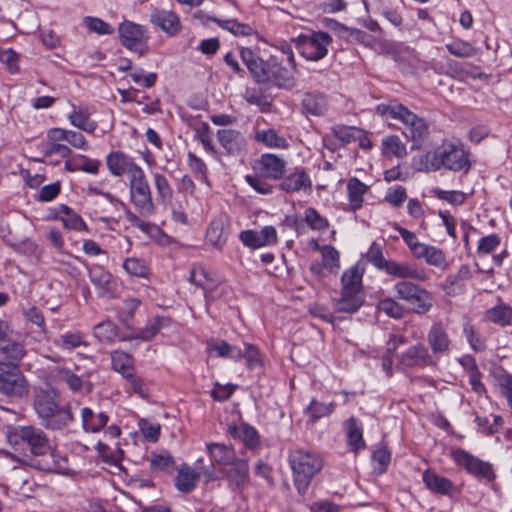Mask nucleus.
Wrapping results in <instances>:
<instances>
[{
	"label": "nucleus",
	"mask_w": 512,
	"mask_h": 512,
	"mask_svg": "<svg viewBox=\"0 0 512 512\" xmlns=\"http://www.w3.org/2000/svg\"><path fill=\"white\" fill-rule=\"evenodd\" d=\"M6 439L14 450H28L29 455L24 454L17 461L47 472H61L66 468V458L57 454L52 448L50 440L45 432L32 425L8 426Z\"/></svg>",
	"instance_id": "1"
},
{
	"label": "nucleus",
	"mask_w": 512,
	"mask_h": 512,
	"mask_svg": "<svg viewBox=\"0 0 512 512\" xmlns=\"http://www.w3.org/2000/svg\"><path fill=\"white\" fill-rule=\"evenodd\" d=\"M376 112L386 119H393L403 124L405 137L413 142L412 149L421 148L429 135L426 120L395 100L388 104H379Z\"/></svg>",
	"instance_id": "2"
},
{
	"label": "nucleus",
	"mask_w": 512,
	"mask_h": 512,
	"mask_svg": "<svg viewBox=\"0 0 512 512\" xmlns=\"http://www.w3.org/2000/svg\"><path fill=\"white\" fill-rule=\"evenodd\" d=\"M294 483L300 494H305L313 477L323 467V460L317 453L303 448H293L288 455Z\"/></svg>",
	"instance_id": "3"
},
{
	"label": "nucleus",
	"mask_w": 512,
	"mask_h": 512,
	"mask_svg": "<svg viewBox=\"0 0 512 512\" xmlns=\"http://www.w3.org/2000/svg\"><path fill=\"white\" fill-rule=\"evenodd\" d=\"M430 167L439 170L444 167L451 171H465L470 169L468 154L460 144L443 142L429 155Z\"/></svg>",
	"instance_id": "4"
},
{
	"label": "nucleus",
	"mask_w": 512,
	"mask_h": 512,
	"mask_svg": "<svg viewBox=\"0 0 512 512\" xmlns=\"http://www.w3.org/2000/svg\"><path fill=\"white\" fill-rule=\"evenodd\" d=\"M130 202L140 215L150 216L155 211L152 191L145 172L140 168L128 178Z\"/></svg>",
	"instance_id": "5"
},
{
	"label": "nucleus",
	"mask_w": 512,
	"mask_h": 512,
	"mask_svg": "<svg viewBox=\"0 0 512 512\" xmlns=\"http://www.w3.org/2000/svg\"><path fill=\"white\" fill-rule=\"evenodd\" d=\"M30 385L18 367L0 363V392L9 397H23Z\"/></svg>",
	"instance_id": "6"
},
{
	"label": "nucleus",
	"mask_w": 512,
	"mask_h": 512,
	"mask_svg": "<svg viewBox=\"0 0 512 512\" xmlns=\"http://www.w3.org/2000/svg\"><path fill=\"white\" fill-rule=\"evenodd\" d=\"M121 44L128 50L143 56L147 50L146 31L143 26L131 21H124L119 25Z\"/></svg>",
	"instance_id": "7"
},
{
	"label": "nucleus",
	"mask_w": 512,
	"mask_h": 512,
	"mask_svg": "<svg viewBox=\"0 0 512 512\" xmlns=\"http://www.w3.org/2000/svg\"><path fill=\"white\" fill-rule=\"evenodd\" d=\"M330 42L331 36L327 32H314L310 36H301L298 48L301 55L307 60L318 61L327 54Z\"/></svg>",
	"instance_id": "8"
},
{
	"label": "nucleus",
	"mask_w": 512,
	"mask_h": 512,
	"mask_svg": "<svg viewBox=\"0 0 512 512\" xmlns=\"http://www.w3.org/2000/svg\"><path fill=\"white\" fill-rule=\"evenodd\" d=\"M224 476L231 491L242 493L251 484L248 460L238 457L224 471Z\"/></svg>",
	"instance_id": "9"
},
{
	"label": "nucleus",
	"mask_w": 512,
	"mask_h": 512,
	"mask_svg": "<svg viewBox=\"0 0 512 512\" xmlns=\"http://www.w3.org/2000/svg\"><path fill=\"white\" fill-rule=\"evenodd\" d=\"M450 454L452 459L469 473L486 479L492 478L493 471L489 463L483 462L462 449H454Z\"/></svg>",
	"instance_id": "10"
},
{
	"label": "nucleus",
	"mask_w": 512,
	"mask_h": 512,
	"mask_svg": "<svg viewBox=\"0 0 512 512\" xmlns=\"http://www.w3.org/2000/svg\"><path fill=\"white\" fill-rule=\"evenodd\" d=\"M73 419L70 406L61 403L39 418L40 424L51 431H62L68 428Z\"/></svg>",
	"instance_id": "11"
},
{
	"label": "nucleus",
	"mask_w": 512,
	"mask_h": 512,
	"mask_svg": "<svg viewBox=\"0 0 512 512\" xmlns=\"http://www.w3.org/2000/svg\"><path fill=\"white\" fill-rule=\"evenodd\" d=\"M239 239L244 246L258 249L276 244L278 236L274 226H265L260 231L244 230L240 233Z\"/></svg>",
	"instance_id": "12"
},
{
	"label": "nucleus",
	"mask_w": 512,
	"mask_h": 512,
	"mask_svg": "<svg viewBox=\"0 0 512 512\" xmlns=\"http://www.w3.org/2000/svg\"><path fill=\"white\" fill-rule=\"evenodd\" d=\"M400 364L405 369L424 368L426 366L435 365L432 355L428 348L422 343L410 346L400 357Z\"/></svg>",
	"instance_id": "13"
},
{
	"label": "nucleus",
	"mask_w": 512,
	"mask_h": 512,
	"mask_svg": "<svg viewBox=\"0 0 512 512\" xmlns=\"http://www.w3.org/2000/svg\"><path fill=\"white\" fill-rule=\"evenodd\" d=\"M106 165L109 172L115 177L127 174L128 178L141 167L134 159L122 151H112L106 156Z\"/></svg>",
	"instance_id": "14"
},
{
	"label": "nucleus",
	"mask_w": 512,
	"mask_h": 512,
	"mask_svg": "<svg viewBox=\"0 0 512 512\" xmlns=\"http://www.w3.org/2000/svg\"><path fill=\"white\" fill-rule=\"evenodd\" d=\"M385 264L386 267L384 271L395 278H401L403 280L411 279L417 282H426L429 279V275L425 269L418 268L408 262L389 260V262Z\"/></svg>",
	"instance_id": "15"
},
{
	"label": "nucleus",
	"mask_w": 512,
	"mask_h": 512,
	"mask_svg": "<svg viewBox=\"0 0 512 512\" xmlns=\"http://www.w3.org/2000/svg\"><path fill=\"white\" fill-rule=\"evenodd\" d=\"M150 22L169 36L177 35L182 29L179 16L172 10L154 8Z\"/></svg>",
	"instance_id": "16"
},
{
	"label": "nucleus",
	"mask_w": 512,
	"mask_h": 512,
	"mask_svg": "<svg viewBox=\"0 0 512 512\" xmlns=\"http://www.w3.org/2000/svg\"><path fill=\"white\" fill-rule=\"evenodd\" d=\"M286 168V161L275 154H263L254 166L262 176L267 179L279 180L283 177Z\"/></svg>",
	"instance_id": "17"
},
{
	"label": "nucleus",
	"mask_w": 512,
	"mask_h": 512,
	"mask_svg": "<svg viewBox=\"0 0 512 512\" xmlns=\"http://www.w3.org/2000/svg\"><path fill=\"white\" fill-rule=\"evenodd\" d=\"M229 221L226 216L214 218L206 230V243L218 251H222L227 243Z\"/></svg>",
	"instance_id": "18"
},
{
	"label": "nucleus",
	"mask_w": 512,
	"mask_h": 512,
	"mask_svg": "<svg viewBox=\"0 0 512 512\" xmlns=\"http://www.w3.org/2000/svg\"><path fill=\"white\" fill-rule=\"evenodd\" d=\"M427 342L433 354L442 356L448 354L451 340L445 325L441 321L434 322L427 334Z\"/></svg>",
	"instance_id": "19"
},
{
	"label": "nucleus",
	"mask_w": 512,
	"mask_h": 512,
	"mask_svg": "<svg viewBox=\"0 0 512 512\" xmlns=\"http://www.w3.org/2000/svg\"><path fill=\"white\" fill-rule=\"evenodd\" d=\"M240 57L258 83L268 82L267 68L269 67V61L265 62L262 60L250 48H242L240 50Z\"/></svg>",
	"instance_id": "20"
},
{
	"label": "nucleus",
	"mask_w": 512,
	"mask_h": 512,
	"mask_svg": "<svg viewBox=\"0 0 512 512\" xmlns=\"http://www.w3.org/2000/svg\"><path fill=\"white\" fill-rule=\"evenodd\" d=\"M365 302L363 292L341 289L340 296L333 300V307L339 313H356Z\"/></svg>",
	"instance_id": "21"
},
{
	"label": "nucleus",
	"mask_w": 512,
	"mask_h": 512,
	"mask_svg": "<svg viewBox=\"0 0 512 512\" xmlns=\"http://www.w3.org/2000/svg\"><path fill=\"white\" fill-rule=\"evenodd\" d=\"M267 71L268 82H272L278 88L291 90L296 86L294 75L275 58L269 60Z\"/></svg>",
	"instance_id": "22"
},
{
	"label": "nucleus",
	"mask_w": 512,
	"mask_h": 512,
	"mask_svg": "<svg viewBox=\"0 0 512 512\" xmlns=\"http://www.w3.org/2000/svg\"><path fill=\"white\" fill-rule=\"evenodd\" d=\"M279 187L287 193H295L301 190L310 191L312 181L304 169L296 168L293 172L282 178Z\"/></svg>",
	"instance_id": "23"
},
{
	"label": "nucleus",
	"mask_w": 512,
	"mask_h": 512,
	"mask_svg": "<svg viewBox=\"0 0 512 512\" xmlns=\"http://www.w3.org/2000/svg\"><path fill=\"white\" fill-rule=\"evenodd\" d=\"M472 278V271L467 264L459 267L455 274H449L443 283V290L449 296H456L464 293L466 281Z\"/></svg>",
	"instance_id": "24"
},
{
	"label": "nucleus",
	"mask_w": 512,
	"mask_h": 512,
	"mask_svg": "<svg viewBox=\"0 0 512 512\" xmlns=\"http://www.w3.org/2000/svg\"><path fill=\"white\" fill-rule=\"evenodd\" d=\"M217 139L223 149L231 155L239 154L245 147L242 133L236 129L224 128L217 131Z\"/></svg>",
	"instance_id": "25"
},
{
	"label": "nucleus",
	"mask_w": 512,
	"mask_h": 512,
	"mask_svg": "<svg viewBox=\"0 0 512 512\" xmlns=\"http://www.w3.org/2000/svg\"><path fill=\"white\" fill-rule=\"evenodd\" d=\"M206 451L212 464L227 467L238 457L232 446L224 443L211 442L206 444Z\"/></svg>",
	"instance_id": "26"
},
{
	"label": "nucleus",
	"mask_w": 512,
	"mask_h": 512,
	"mask_svg": "<svg viewBox=\"0 0 512 512\" xmlns=\"http://www.w3.org/2000/svg\"><path fill=\"white\" fill-rule=\"evenodd\" d=\"M200 478L201 472L190 465L183 463L177 470L175 486L177 490L182 493H190L196 488Z\"/></svg>",
	"instance_id": "27"
},
{
	"label": "nucleus",
	"mask_w": 512,
	"mask_h": 512,
	"mask_svg": "<svg viewBox=\"0 0 512 512\" xmlns=\"http://www.w3.org/2000/svg\"><path fill=\"white\" fill-rule=\"evenodd\" d=\"M60 403V395L55 389L41 388L35 392L33 408L40 418Z\"/></svg>",
	"instance_id": "28"
},
{
	"label": "nucleus",
	"mask_w": 512,
	"mask_h": 512,
	"mask_svg": "<svg viewBox=\"0 0 512 512\" xmlns=\"http://www.w3.org/2000/svg\"><path fill=\"white\" fill-rule=\"evenodd\" d=\"M26 355L23 344L15 341H8L0 344V363L18 367Z\"/></svg>",
	"instance_id": "29"
},
{
	"label": "nucleus",
	"mask_w": 512,
	"mask_h": 512,
	"mask_svg": "<svg viewBox=\"0 0 512 512\" xmlns=\"http://www.w3.org/2000/svg\"><path fill=\"white\" fill-rule=\"evenodd\" d=\"M423 481L428 489L434 493L449 496L455 491L453 483L448 478L440 476L430 470L424 472Z\"/></svg>",
	"instance_id": "30"
},
{
	"label": "nucleus",
	"mask_w": 512,
	"mask_h": 512,
	"mask_svg": "<svg viewBox=\"0 0 512 512\" xmlns=\"http://www.w3.org/2000/svg\"><path fill=\"white\" fill-rule=\"evenodd\" d=\"M81 419L86 432L96 433L106 426L109 418L103 412L95 413L92 409L84 407L81 409Z\"/></svg>",
	"instance_id": "31"
},
{
	"label": "nucleus",
	"mask_w": 512,
	"mask_h": 512,
	"mask_svg": "<svg viewBox=\"0 0 512 512\" xmlns=\"http://www.w3.org/2000/svg\"><path fill=\"white\" fill-rule=\"evenodd\" d=\"M363 274L364 267L361 263H356L355 265L347 269L341 277V289L363 292Z\"/></svg>",
	"instance_id": "32"
},
{
	"label": "nucleus",
	"mask_w": 512,
	"mask_h": 512,
	"mask_svg": "<svg viewBox=\"0 0 512 512\" xmlns=\"http://www.w3.org/2000/svg\"><path fill=\"white\" fill-rule=\"evenodd\" d=\"M344 429L346 432L347 444L354 452L365 447L363 430L355 417H350L345 421Z\"/></svg>",
	"instance_id": "33"
},
{
	"label": "nucleus",
	"mask_w": 512,
	"mask_h": 512,
	"mask_svg": "<svg viewBox=\"0 0 512 512\" xmlns=\"http://www.w3.org/2000/svg\"><path fill=\"white\" fill-rule=\"evenodd\" d=\"M91 282L99 290L101 295L110 293L112 290V276L102 266H87Z\"/></svg>",
	"instance_id": "34"
},
{
	"label": "nucleus",
	"mask_w": 512,
	"mask_h": 512,
	"mask_svg": "<svg viewBox=\"0 0 512 512\" xmlns=\"http://www.w3.org/2000/svg\"><path fill=\"white\" fill-rule=\"evenodd\" d=\"M381 151L386 158H404L407 155L406 144L398 135H388L381 142Z\"/></svg>",
	"instance_id": "35"
},
{
	"label": "nucleus",
	"mask_w": 512,
	"mask_h": 512,
	"mask_svg": "<svg viewBox=\"0 0 512 512\" xmlns=\"http://www.w3.org/2000/svg\"><path fill=\"white\" fill-rule=\"evenodd\" d=\"M408 304L412 306V311L417 314L428 313L434 304V298L430 291L424 287L420 288V291L415 292L408 300Z\"/></svg>",
	"instance_id": "36"
},
{
	"label": "nucleus",
	"mask_w": 512,
	"mask_h": 512,
	"mask_svg": "<svg viewBox=\"0 0 512 512\" xmlns=\"http://www.w3.org/2000/svg\"><path fill=\"white\" fill-rule=\"evenodd\" d=\"M303 110L314 116H321L327 110V101L322 93L308 92L302 99Z\"/></svg>",
	"instance_id": "37"
},
{
	"label": "nucleus",
	"mask_w": 512,
	"mask_h": 512,
	"mask_svg": "<svg viewBox=\"0 0 512 512\" xmlns=\"http://www.w3.org/2000/svg\"><path fill=\"white\" fill-rule=\"evenodd\" d=\"M229 432L235 439L242 441L246 447L255 448L259 443V435L255 428L248 424L230 426Z\"/></svg>",
	"instance_id": "38"
},
{
	"label": "nucleus",
	"mask_w": 512,
	"mask_h": 512,
	"mask_svg": "<svg viewBox=\"0 0 512 512\" xmlns=\"http://www.w3.org/2000/svg\"><path fill=\"white\" fill-rule=\"evenodd\" d=\"M53 344L56 347L67 351H71L80 346H87L84 335L80 332H66L61 334L53 340Z\"/></svg>",
	"instance_id": "39"
},
{
	"label": "nucleus",
	"mask_w": 512,
	"mask_h": 512,
	"mask_svg": "<svg viewBox=\"0 0 512 512\" xmlns=\"http://www.w3.org/2000/svg\"><path fill=\"white\" fill-rule=\"evenodd\" d=\"M68 119L73 126L86 132L91 133L97 127L96 123L90 120L88 110L81 107L77 109L73 106L72 112L68 114Z\"/></svg>",
	"instance_id": "40"
},
{
	"label": "nucleus",
	"mask_w": 512,
	"mask_h": 512,
	"mask_svg": "<svg viewBox=\"0 0 512 512\" xmlns=\"http://www.w3.org/2000/svg\"><path fill=\"white\" fill-rule=\"evenodd\" d=\"M255 139L269 148L285 149L288 147L287 140L274 129L258 130Z\"/></svg>",
	"instance_id": "41"
},
{
	"label": "nucleus",
	"mask_w": 512,
	"mask_h": 512,
	"mask_svg": "<svg viewBox=\"0 0 512 512\" xmlns=\"http://www.w3.org/2000/svg\"><path fill=\"white\" fill-rule=\"evenodd\" d=\"M164 326V319L161 317H155L148 321L147 325L139 332L129 337H119V340L125 341L129 339H139L142 341H148L152 339Z\"/></svg>",
	"instance_id": "42"
},
{
	"label": "nucleus",
	"mask_w": 512,
	"mask_h": 512,
	"mask_svg": "<svg viewBox=\"0 0 512 512\" xmlns=\"http://www.w3.org/2000/svg\"><path fill=\"white\" fill-rule=\"evenodd\" d=\"M350 206L353 210H357L362 206L363 195L367 192L368 187L357 178H351L347 184Z\"/></svg>",
	"instance_id": "43"
},
{
	"label": "nucleus",
	"mask_w": 512,
	"mask_h": 512,
	"mask_svg": "<svg viewBox=\"0 0 512 512\" xmlns=\"http://www.w3.org/2000/svg\"><path fill=\"white\" fill-rule=\"evenodd\" d=\"M486 317L492 323L501 326H507L512 323V308L506 304H501L486 311Z\"/></svg>",
	"instance_id": "44"
},
{
	"label": "nucleus",
	"mask_w": 512,
	"mask_h": 512,
	"mask_svg": "<svg viewBox=\"0 0 512 512\" xmlns=\"http://www.w3.org/2000/svg\"><path fill=\"white\" fill-rule=\"evenodd\" d=\"M61 212L62 216L60 217V220L62 221L65 228L75 231L87 230V225L81 216L75 213L70 207L62 205Z\"/></svg>",
	"instance_id": "45"
},
{
	"label": "nucleus",
	"mask_w": 512,
	"mask_h": 512,
	"mask_svg": "<svg viewBox=\"0 0 512 512\" xmlns=\"http://www.w3.org/2000/svg\"><path fill=\"white\" fill-rule=\"evenodd\" d=\"M149 462L152 471L171 472L175 465L174 458L166 451L151 453Z\"/></svg>",
	"instance_id": "46"
},
{
	"label": "nucleus",
	"mask_w": 512,
	"mask_h": 512,
	"mask_svg": "<svg viewBox=\"0 0 512 512\" xmlns=\"http://www.w3.org/2000/svg\"><path fill=\"white\" fill-rule=\"evenodd\" d=\"M112 367L115 371L127 377L128 373H132L133 361L128 353L123 351H114L111 354Z\"/></svg>",
	"instance_id": "47"
},
{
	"label": "nucleus",
	"mask_w": 512,
	"mask_h": 512,
	"mask_svg": "<svg viewBox=\"0 0 512 512\" xmlns=\"http://www.w3.org/2000/svg\"><path fill=\"white\" fill-rule=\"evenodd\" d=\"M153 182L157 192V200L161 203L170 201L173 191L167 178L161 173H153Z\"/></svg>",
	"instance_id": "48"
},
{
	"label": "nucleus",
	"mask_w": 512,
	"mask_h": 512,
	"mask_svg": "<svg viewBox=\"0 0 512 512\" xmlns=\"http://www.w3.org/2000/svg\"><path fill=\"white\" fill-rule=\"evenodd\" d=\"M332 132L335 138L344 144L355 142L363 136V130L344 125H337L333 127Z\"/></svg>",
	"instance_id": "49"
},
{
	"label": "nucleus",
	"mask_w": 512,
	"mask_h": 512,
	"mask_svg": "<svg viewBox=\"0 0 512 512\" xmlns=\"http://www.w3.org/2000/svg\"><path fill=\"white\" fill-rule=\"evenodd\" d=\"M94 335L100 341L110 343L118 337V327L112 321H104L94 327Z\"/></svg>",
	"instance_id": "50"
},
{
	"label": "nucleus",
	"mask_w": 512,
	"mask_h": 512,
	"mask_svg": "<svg viewBox=\"0 0 512 512\" xmlns=\"http://www.w3.org/2000/svg\"><path fill=\"white\" fill-rule=\"evenodd\" d=\"M217 24L222 28L229 32H231L235 36H249L254 33L253 28L244 23H239L234 19H226V20H214Z\"/></svg>",
	"instance_id": "51"
},
{
	"label": "nucleus",
	"mask_w": 512,
	"mask_h": 512,
	"mask_svg": "<svg viewBox=\"0 0 512 512\" xmlns=\"http://www.w3.org/2000/svg\"><path fill=\"white\" fill-rule=\"evenodd\" d=\"M335 404L333 402L325 404L316 400H312L306 408V413L310 416L312 422L330 415L334 411Z\"/></svg>",
	"instance_id": "52"
},
{
	"label": "nucleus",
	"mask_w": 512,
	"mask_h": 512,
	"mask_svg": "<svg viewBox=\"0 0 512 512\" xmlns=\"http://www.w3.org/2000/svg\"><path fill=\"white\" fill-rule=\"evenodd\" d=\"M446 48L450 54L456 57L469 58L476 54V49L470 43L462 40L448 43Z\"/></svg>",
	"instance_id": "53"
},
{
	"label": "nucleus",
	"mask_w": 512,
	"mask_h": 512,
	"mask_svg": "<svg viewBox=\"0 0 512 512\" xmlns=\"http://www.w3.org/2000/svg\"><path fill=\"white\" fill-rule=\"evenodd\" d=\"M377 309L394 319H400L404 314L403 307L393 298H385L379 301Z\"/></svg>",
	"instance_id": "54"
},
{
	"label": "nucleus",
	"mask_w": 512,
	"mask_h": 512,
	"mask_svg": "<svg viewBox=\"0 0 512 512\" xmlns=\"http://www.w3.org/2000/svg\"><path fill=\"white\" fill-rule=\"evenodd\" d=\"M124 270L131 276L145 277L148 274V266L143 259L127 258L123 263Z\"/></svg>",
	"instance_id": "55"
},
{
	"label": "nucleus",
	"mask_w": 512,
	"mask_h": 512,
	"mask_svg": "<svg viewBox=\"0 0 512 512\" xmlns=\"http://www.w3.org/2000/svg\"><path fill=\"white\" fill-rule=\"evenodd\" d=\"M304 221L313 230H325L329 226L327 219L322 217L318 211L312 207L305 210Z\"/></svg>",
	"instance_id": "56"
},
{
	"label": "nucleus",
	"mask_w": 512,
	"mask_h": 512,
	"mask_svg": "<svg viewBox=\"0 0 512 512\" xmlns=\"http://www.w3.org/2000/svg\"><path fill=\"white\" fill-rule=\"evenodd\" d=\"M422 286L408 280H402L397 282L394 285V292L396 297L400 300L406 301L410 298L415 292L420 291Z\"/></svg>",
	"instance_id": "57"
},
{
	"label": "nucleus",
	"mask_w": 512,
	"mask_h": 512,
	"mask_svg": "<svg viewBox=\"0 0 512 512\" xmlns=\"http://www.w3.org/2000/svg\"><path fill=\"white\" fill-rule=\"evenodd\" d=\"M463 333L474 351H483L485 349V343L483 339L476 331L474 325L469 321L464 323Z\"/></svg>",
	"instance_id": "58"
},
{
	"label": "nucleus",
	"mask_w": 512,
	"mask_h": 512,
	"mask_svg": "<svg viewBox=\"0 0 512 512\" xmlns=\"http://www.w3.org/2000/svg\"><path fill=\"white\" fill-rule=\"evenodd\" d=\"M425 262L433 267L446 270L448 267L444 251L438 247L431 246L428 250Z\"/></svg>",
	"instance_id": "59"
},
{
	"label": "nucleus",
	"mask_w": 512,
	"mask_h": 512,
	"mask_svg": "<svg viewBox=\"0 0 512 512\" xmlns=\"http://www.w3.org/2000/svg\"><path fill=\"white\" fill-rule=\"evenodd\" d=\"M267 178L265 176H262L260 173L257 175H247L246 181L247 183L259 194L268 195L272 194L274 191V186L269 184L266 181Z\"/></svg>",
	"instance_id": "60"
},
{
	"label": "nucleus",
	"mask_w": 512,
	"mask_h": 512,
	"mask_svg": "<svg viewBox=\"0 0 512 512\" xmlns=\"http://www.w3.org/2000/svg\"><path fill=\"white\" fill-rule=\"evenodd\" d=\"M433 194L440 200H444L452 205H461L465 202L466 195L462 191H446L440 188L433 189Z\"/></svg>",
	"instance_id": "61"
},
{
	"label": "nucleus",
	"mask_w": 512,
	"mask_h": 512,
	"mask_svg": "<svg viewBox=\"0 0 512 512\" xmlns=\"http://www.w3.org/2000/svg\"><path fill=\"white\" fill-rule=\"evenodd\" d=\"M43 153L45 157L58 155L61 158H68L72 154V151L65 144L47 141L43 144Z\"/></svg>",
	"instance_id": "62"
},
{
	"label": "nucleus",
	"mask_w": 512,
	"mask_h": 512,
	"mask_svg": "<svg viewBox=\"0 0 512 512\" xmlns=\"http://www.w3.org/2000/svg\"><path fill=\"white\" fill-rule=\"evenodd\" d=\"M139 428L147 441L156 442L158 440L161 429L158 423L151 422L146 419H141L139 421Z\"/></svg>",
	"instance_id": "63"
},
{
	"label": "nucleus",
	"mask_w": 512,
	"mask_h": 512,
	"mask_svg": "<svg viewBox=\"0 0 512 512\" xmlns=\"http://www.w3.org/2000/svg\"><path fill=\"white\" fill-rule=\"evenodd\" d=\"M84 23L89 30L100 35H110L114 31L110 24L100 18L87 16L84 18Z\"/></svg>",
	"instance_id": "64"
}]
</instances>
